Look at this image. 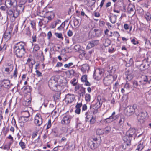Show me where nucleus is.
Returning a JSON list of instances; mask_svg holds the SVG:
<instances>
[{"instance_id": "f257e3e1", "label": "nucleus", "mask_w": 151, "mask_h": 151, "mask_svg": "<svg viewBox=\"0 0 151 151\" xmlns=\"http://www.w3.org/2000/svg\"><path fill=\"white\" fill-rule=\"evenodd\" d=\"M25 1H23L22 4H19L13 9H8L6 11L7 17H9L11 21L13 22L19 15L20 12L23 11L24 9V4Z\"/></svg>"}, {"instance_id": "f03ea898", "label": "nucleus", "mask_w": 151, "mask_h": 151, "mask_svg": "<svg viewBox=\"0 0 151 151\" xmlns=\"http://www.w3.org/2000/svg\"><path fill=\"white\" fill-rule=\"evenodd\" d=\"M136 130L133 128H130L127 132L126 135L123 138V140L124 142L123 144V148L125 149L126 148L130 146L132 138L136 137Z\"/></svg>"}, {"instance_id": "7ed1b4c3", "label": "nucleus", "mask_w": 151, "mask_h": 151, "mask_svg": "<svg viewBox=\"0 0 151 151\" xmlns=\"http://www.w3.org/2000/svg\"><path fill=\"white\" fill-rule=\"evenodd\" d=\"M88 144L91 149H94L96 148L100 144L99 141L96 138L90 139L88 142Z\"/></svg>"}, {"instance_id": "20e7f679", "label": "nucleus", "mask_w": 151, "mask_h": 151, "mask_svg": "<svg viewBox=\"0 0 151 151\" xmlns=\"http://www.w3.org/2000/svg\"><path fill=\"white\" fill-rule=\"evenodd\" d=\"M137 108L136 105L133 106H128L125 109V113L127 116H130L134 114L135 112V110Z\"/></svg>"}, {"instance_id": "39448f33", "label": "nucleus", "mask_w": 151, "mask_h": 151, "mask_svg": "<svg viewBox=\"0 0 151 151\" xmlns=\"http://www.w3.org/2000/svg\"><path fill=\"white\" fill-rule=\"evenodd\" d=\"M73 116V115L69 114H65L61 121V124L63 125L69 124Z\"/></svg>"}, {"instance_id": "423d86ee", "label": "nucleus", "mask_w": 151, "mask_h": 151, "mask_svg": "<svg viewBox=\"0 0 151 151\" xmlns=\"http://www.w3.org/2000/svg\"><path fill=\"white\" fill-rule=\"evenodd\" d=\"M49 86L53 90H56L57 88V82L54 78H52L49 81Z\"/></svg>"}, {"instance_id": "0eeeda50", "label": "nucleus", "mask_w": 151, "mask_h": 151, "mask_svg": "<svg viewBox=\"0 0 151 151\" xmlns=\"http://www.w3.org/2000/svg\"><path fill=\"white\" fill-rule=\"evenodd\" d=\"M147 115V113L146 111L141 112L139 113L137 117L138 122L141 124L145 122V118Z\"/></svg>"}, {"instance_id": "6e6552de", "label": "nucleus", "mask_w": 151, "mask_h": 151, "mask_svg": "<svg viewBox=\"0 0 151 151\" xmlns=\"http://www.w3.org/2000/svg\"><path fill=\"white\" fill-rule=\"evenodd\" d=\"M26 46V42L21 41L16 43L13 47L14 49L25 50V47Z\"/></svg>"}, {"instance_id": "1a4fd4ad", "label": "nucleus", "mask_w": 151, "mask_h": 151, "mask_svg": "<svg viewBox=\"0 0 151 151\" xmlns=\"http://www.w3.org/2000/svg\"><path fill=\"white\" fill-rule=\"evenodd\" d=\"M42 119L41 115L39 114H36L35 117L34 123L37 126H40L42 123Z\"/></svg>"}, {"instance_id": "9d476101", "label": "nucleus", "mask_w": 151, "mask_h": 151, "mask_svg": "<svg viewBox=\"0 0 151 151\" xmlns=\"http://www.w3.org/2000/svg\"><path fill=\"white\" fill-rule=\"evenodd\" d=\"M103 70L100 68L96 69L94 73V77L97 80L100 79L103 74Z\"/></svg>"}, {"instance_id": "9b49d317", "label": "nucleus", "mask_w": 151, "mask_h": 151, "mask_svg": "<svg viewBox=\"0 0 151 151\" xmlns=\"http://www.w3.org/2000/svg\"><path fill=\"white\" fill-rule=\"evenodd\" d=\"M14 52L17 58L22 57L26 53L25 50L14 49Z\"/></svg>"}, {"instance_id": "f8f14e48", "label": "nucleus", "mask_w": 151, "mask_h": 151, "mask_svg": "<svg viewBox=\"0 0 151 151\" xmlns=\"http://www.w3.org/2000/svg\"><path fill=\"white\" fill-rule=\"evenodd\" d=\"M5 4L9 8L13 7L14 8L17 6V1L16 0H6Z\"/></svg>"}, {"instance_id": "ddd939ff", "label": "nucleus", "mask_w": 151, "mask_h": 151, "mask_svg": "<svg viewBox=\"0 0 151 151\" xmlns=\"http://www.w3.org/2000/svg\"><path fill=\"white\" fill-rule=\"evenodd\" d=\"M101 105L102 104L101 103L100 101L98 100L95 104H93V106H91L90 107L91 111L94 114L95 111L100 107Z\"/></svg>"}, {"instance_id": "4468645a", "label": "nucleus", "mask_w": 151, "mask_h": 151, "mask_svg": "<svg viewBox=\"0 0 151 151\" xmlns=\"http://www.w3.org/2000/svg\"><path fill=\"white\" fill-rule=\"evenodd\" d=\"M12 29L11 28H9L6 30L3 36V37L6 40H9L11 37V33L12 31Z\"/></svg>"}, {"instance_id": "2eb2a0df", "label": "nucleus", "mask_w": 151, "mask_h": 151, "mask_svg": "<svg viewBox=\"0 0 151 151\" xmlns=\"http://www.w3.org/2000/svg\"><path fill=\"white\" fill-rule=\"evenodd\" d=\"M75 99L74 95L71 94H68L65 96V100L66 102L68 103H71L73 102Z\"/></svg>"}, {"instance_id": "dca6fc26", "label": "nucleus", "mask_w": 151, "mask_h": 151, "mask_svg": "<svg viewBox=\"0 0 151 151\" xmlns=\"http://www.w3.org/2000/svg\"><path fill=\"white\" fill-rule=\"evenodd\" d=\"M99 40H98L91 41L88 42L87 48L88 49L91 48L99 44Z\"/></svg>"}, {"instance_id": "f3484780", "label": "nucleus", "mask_w": 151, "mask_h": 151, "mask_svg": "<svg viewBox=\"0 0 151 151\" xmlns=\"http://www.w3.org/2000/svg\"><path fill=\"white\" fill-rule=\"evenodd\" d=\"M82 106V102H81L79 103L78 102L76 106H75L76 110H75V112L77 114H79L80 113L81 109V108Z\"/></svg>"}, {"instance_id": "a211bd4d", "label": "nucleus", "mask_w": 151, "mask_h": 151, "mask_svg": "<svg viewBox=\"0 0 151 151\" xmlns=\"http://www.w3.org/2000/svg\"><path fill=\"white\" fill-rule=\"evenodd\" d=\"M145 145V142L143 141H140L138 145L136 150L141 151L144 148Z\"/></svg>"}, {"instance_id": "6ab92c4d", "label": "nucleus", "mask_w": 151, "mask_h": 151, "mask_svg": "<svg viewBox=\"0 0 151 151\" xmlns=\"http://www.w3.org/2000/svg\"><path fill=\"white\" fill-rule=\"evenodd\" d=\"M10 83V81L8 80H3L2 82L1 86L8 88L9 87Z\"/></svg>"}, {"instance_id": "aec40b11", "label": "nucleus", "mask_w": 151, "mask_h": 151, "mask_svg": "<svg viewBox=\"0 0 151 151\" xmlns=\"http://www.w3.org/2000/svg\"><path fill=\"white\" fill-rule=\"evenodd\" d=\"M133 87L134 88H136L137 89H139L141 87V84L136 81H134L132 82Z\"/></svg>"}, {"instance_id": "412c9836", "label": "nucleus", "mask_w": 151, "mask_h": 151, "mask_svg": "<svg viewBox=\"0 0 151 151\" xmlns=\"http://www.w3.org/2000/svg\"><path fill=\"white\" fill-rule=\"evenodd\" d=\"M89 68V65L88 64H85L82 65L81 70L82 72L84 73L86 70H88Z\"/></svg>"}, {"instance_id": "4be33fe9", "label": "nucleus", "mask_w": 151, "mask_h": 151, "mask_svg": "<svg viewBox=\"0 0 151 151\" xmlns=\"http://www.w3.org/2000/svg\"><path fill=\"white\" fill-rule=\"evenodd\" d=\"M19 121L20 123H23L28 122L29 119L22 115L19 118Z\"/></svg>"}, {"instance_id": "5701e85b", "label": "nucleus", "mask_w": 151, "mask_h": 151, "mask_svg": "<svg viewBox=\"0 0 151 151\" xmlns=\"http://www.w3.org/2000/svg\"><path fill=\"white\" fill-rule=\"evenodd\" d=\"M96 0H86V4L88 6H91L93 5L96 2Z\"/></svg>"}, {"instance_id": "b1692460", "label": "nucleus", "mask_w": 151, "mask_h": 151, "mask_svg": "<svg viewBox=\"0 0 151 151\" xmlns=\"http://www.w3.org/2000/svg\"><path fill=\"white\" fill-rule=\"evenodd\" d=\"M135 8L134 5L129 4L128 7L127 12L129 14H130L132 12L134 11V9Z\"/></svg>"}, {"instance_id": "393cba45", "label": "nucleus", "mask_w": 151, "mask_h": 151, "mask_svg": "<svg viewBox=\"0 0 151 151\" xmlns=\"http://www.w3.org/2000/svg\"><path fill=\"white\" fill-rule=\"evenodd\" d=\"M144 17L147 22L150 21L151 20V14L148 12L145 13Z\"/></svg>"}, {"instance_id": "a878e982", "label": "nucleus", "mask_w": 151, "mask_h": 151, "mask_svg": "<svg viewBox=\"0 0 151 151\" xmlns=\"http://www.w3.org/2000/svg\"><path fill=\"white\" fill-rule=\"evenodd\" d=\"M61 22L60 20L57 19L51 24L50 27L53 29L55 27L57 24L60 23Z\"/></svg>"}, {"instance_id": "bb28decb", "label": "nucleus", "mask_w": 151, "mask_h": 151, "mask_svg": "<svg viewBox=\"0 0 151 151\" xmlns=\"http://www.w3.org/2000/svg\"><path fill=\"white\" fill-rule=\"evenodd\" d=\"M90 111L89 110L86 112L85 113V115L86 116V120L87 122H89L90 121V119H91V116L92 115H90Z\"/></svg>"}, {"instance_id": "cd10ccee", "label": "nucleus", "mask_w": 151, "mask_h": 151, "mask_svg": "<svg viewBox=\"0 0 151 151\" xmlns=\"http://www.w3.org/2000/svg\"><path fill=\"white\" fill-rule=\"evenodd\" d=\"M111 81L108 77H106L103 79L104 84L106 86H108L110 85Z\"/></svg>"}, {"instance_id": "c85d7f7f", "label": "nucleus", "mask_w": 151, "mask_h": 151, "mask_svg": "<svg viewBox=\"0 0 151 151\" xmlns=\"http://www.w3.org/2000/svg\"><path fill=\"white\" fill-rule=\"evenodd\" d=\"M19 145L22 149H24L26 148V143L22 139L20 141Z\"/></svg>"}, {"instance_id": "c756f323", "label": "nucleus", "mask_w": 151, "mask_h": 151, "mask_svg": "<svg viewBox=\"0 0 151 151\" xmlns=\"http://www.w3.org/2000/svg\"><path fill=\"white\" fill-rule=\"evenodd\" d=\"M124 118L123 116H121L119 121L118 122V125L119 126H122L124 124Z\"/></svg>"}, {"instance_id": "7c9ffc66", "label": "nucleus", "mask_w": 151, "mask_h": 151, "mask_svg": "<svg viewBox=\"0 0 151 151\" xmlns=\"http://www.w3.org/2000/svg\"><path fill=\"white\" fill-rule=\"evenodd\" d=\"M109 19L111 22L113 24L115 23L116 21L117 16L114 15L111 17H110Z\"/></svg>"}, {"instance_id": "2f4dec72", "label": "nucleus", "mask_w": 151, "mask_h": 151, "mask_svg": "<svg viewBox=\"0 0 151 151\" xmlns=\"http://www.w3.org/2000/svg\"><path fill=\"white\" fill-rule=\"evenodd\" d=\"M22 114L23 115V116L28 119L29 117L30 114L27 111H23L22 112Z\"/></svg>"}, {"instance_id": "473e14b6", "label": "nucleus", "mask_w": 151, "mask_h": 151, "mask_svg": "<svg viewBox=\"0 0 151 151\" xmlns=\"http://www.w3.org/2000/svg\"><path fill=\"white\" fill-rule=\"evenodd\" d=\"M24 91H26L27 93H30L32 91V88L29 86H27L25 87H24Z\"/></svg>"}, {"instance_id": "72a5a7b5", "label": "nucleus", "mask_w": 151, "mask_h": 151, "mask_svg": "<svg viewBox=\"0 0 151 151\" xmlns=\"http://www.w3.org/2000/svg\"><path fill=\"white\" fill-rule=\"evenodd\" d=\"M110 116L111 118L112 119L113 121L117 119L119 117L118 115H115V112L114 111L112 113L111 116Z\"/></svg>"}, {"instance_id": "f704fd0d", "label": "nucleus", "mask_w": 151, "mask_h": 151, "mask_svg": "<svg viewBox=\"0 0 151 151\" xmlns=\"http://www.w3.org/2000/svg\"><path fill=\"white\" fill-rule=\"evenodd\" d=\"M104 133L108 134L111 131V128L110 126H107L105 127L104 129Z\"/></svg>"}, {"instance_id": "c9c22d12", "label": "nucleus", "mask_w": 151, "mask_h": 151, "mask_svg": "<svg viewBox=\"0 0 151 151\" xmlns=\"http://www.w3.org/2000/svg\"><path fill=\"white\" fill-rule=\"evenodd\" d=\"M6 48V46L5 44L0 45V52H2L4 51Z\"/></svg>"}, {"instance_id": "e433bc0d", "label": "nucleus", "mask_w": 151, "mask_h": 151, "mask_svg": "<svg viewBox=\"0 0 151 151\" xmlns=\"http://www.w3.org/2000/svg\"><path fill=\"white\" fill-rule=\"evenodd\" d=\"M74 25L75 27H78L80 25V21L77 19L75 18L73 21Z\"/></svg>"}, {"instance_id": "4c0bfd02", "label": "nucleus", "mask_w": 151, "mask_h": 151, "mask_svg": "<svg viewBox=\"0 0 151 151\" xmlns=\"http://www.w3.org/2000/svg\"><path fill=\"white\" fill-rule=\"evenodd\" d=\"M40 49V47L38 44H34L33 49V51L36 52L38 51Z\"/></svg>"}, {"instance_id": "58836bf2", "label": "nucleus", "mask_w": 151, "mask_h": 151, "mask_svg": "<svg viewBox=\"0 0 151 151\" xmlns=\"http://www.w3.org/2000/svg\"><path fill=\"white\" fill-rule=\"evenodd\" d=\"M70 83L74 86H76L78 81L76 78H74L71 80Z\"/></svg>"}, {"instance_id": "ea45409f", "label": "nucleus", "mask_w": 151, "mask_h": 151, "mask_svg": "<svg viewBox=\"0 0 151 151\" xmlns=\"http://www.w3.org/2000/svg\"><path fill=\"white\" fill-rule=\"evenodd\" d=\"M80 91H81V92L80 94V96H83L86 93L85 88L82 87Z\"/></svg>"}, {"instance_id": "a19ab883", "label": "nucleus", "mask_w": 151, "mask_h": 151, "mask_svg": "<svg viewBox=\"0 0 151 151\" xmlns=\"http://www.w3.org/2000/svg\"><path fill=\"white\" fill-rule=\"evenodd\" d=\"M111 42L110 40L107 39L105 40V42L104 43V45L105 47L108 46L111 44Z\"/></svg>"}, {"instance_id": "79ce46f5", "label": "nucleus", "mask_w": 151, "mask_h": 151, "mask_svg": "<svg viewBox=\"0 0 151 151\" xmlns=\"http://www.w3.org/2000/svg\"><path fill=\"white\" fill-rule=\"evenodd\" d=\"M85 100L87 102H89L91 99V96L90 94L86 93L85 95Z\"/></svg>"}, {"instance_id": "37998d69", "label": "nucleus", "mask_w": 151, "mask_h": 151, "mask_svg": "<svg viewBox=\"0 0 151 151\" xmlns=\"http://www.w3.org/2000/svg\"><path fill=\"white\" fill-rule=\"evenodd\" d=\"M90 124H94L96 122L95 117H94L93 115L91 116V117L89 121Z\"/></svg>"}, {"instance_id": "c03bdc74", "label": "nucleus", "mask_w": 151, "mask_h": 151, "mask_svg": "<svg viewBox=\"0 0 151 151\" xmlns=\"http://www.w3.org/2000/svg\"><path fill=\"white\" fill-rule=\"evenodd\" d=\"M55 36L58 38L61 39L62 40L63 39V37L62 36V33H58L57 32H55Z\"/></svg>"}, {"instance_id": "a18cd8bd", "label": "nucleus", "mask_w": 151, "mask_h": 151, "mask_svg": "<svg viewBox=\"0 0 151 151\" xmlns=\"http://www.w3.org/2000/svg\"><path fill=\"white\" fill-rule=\"evenodd\" d=\"M30 24L31 25V27L33 29H36V22L34 20L31 21Z\"/></svg>"}, {"instance_id": "49530a36", "label": "nucleus", "mask_w": 151, "mask_h": 151, "mask_svg": "<svg viewBox=\"0 0 151 151\" xmlns=\"http://www.w3.org/2000/svg\"><path fill=\"white\" fill-rule=\"evenodd\" d=\"M147 66L145 65L144 64H142L140 65V70H144L147 68Z\"/></svg>"}, {"instance_id": "de8ad7c7", "label": "nucleus", "mask_w": 151, "mask_h": 151, "mask_svg": "<svg viewBox=\"0 0 151 151\" xmlns=\"http://www.w3.org/2000/svg\"><path fill=\"white\" fill-rule=\"evenodd\" d=\"M13 66H10L9 67L6 68L5 69V71L7 73H9L12 71L13 69Z\"/></svg>"}, {"instance_id": "09e8293b", "label": "nucleus", "mask_w": 151, "mask_h": 151, "mask_svg": "<svg viewBox=\"0 0 151 151\" xmlns=\"http://www.w3.org/2000/svg\"><path fill=\"white\" fill-rule=\"evenodd\" d=\"M87 80V76L86 75H83L81 78V81L82 82H84Z\"/></svg>"}, {"instance_id": "8fccbe9b", "label": "nucleus", "mask_w": 151, "mask_h": 151, "mask_svg": "<svg viewBox=\"0 0 151 151\" xmlns=\"http://www.w3.org/2000/svg\"><path fill=\"white\" fill-rule=\"evenodd\" d=\"M96 134L99 135H101L104 133V132L101 129H98L96 131Z\"/></svg>"}, {"instance_id": "3c124183", "label": "nucleus", "mask_w": 151, "mask_h": 151, "mask_svg": "<svg viewBox=\"0 0 151 151\" xmlns=\"http://www.w3.org/2000/svg\"><path fill=\"white\" fill-rule=\"evenodd\" d=\"M111 117L110 116L109 117L106 119L104 120L105 122L106 123H108L112 122L113 120Z\"/></svg>"}, {"instance_id": "603ef678", "label": "nucleus", "mask_w": 151, "mask_h": 151, "mask_svg": "<svg viewBox=\"0 0 151 151\" xmlns=\"http://www.w3.org/2000/svg\"><path fill=\"white\" fill-rule=\"evenodd\" d=\"M126 75H127L126 78L129 81L131 80L133 78V76L131 74H128L127 72L126 73Z\"/></svg>"}, {"instance_id": "864d4df0", "label": "nucleus", "mask_w": 151, "mask_h": 151, "mask_svg": "<svg viewBox=\"0 0 151 151\" xmlns=\"http://www.w3.org/2000/svg\"><path fill=\"white\" fill-rule=\"evenodd\" d=\"M52 123L50 119L49 120L48 122L47 123L46 129L50 128L51 126Z\"/></svg>"}, {"instance_id": "5fc2aeb1", "label": "nucleus", "mask_w": 151, "mask_h": 151, "mask_svg": "<svg viewBox=\"0 0 151 151\" xmlns=\"http://www.w3.org/2000/svg\"><path fill=\"white\" fill-rule=\"evenodd\" d=\"M73 63L72 62H70L68 64H65L64 65V67L65 68H69L73 65Z\"/></svg>"}, {"instance_id": "6e6d98bb", "label": "nucleus", "mask_w": 151, "mask_h": 151, "mask_svg": "<svg viewBox=\"0 0 151 151\" xmlns=\"http://www.w3.org/2000/svg\"><path fill=\"white\" fill-rule=\"evenodd\" d=\"M41 19L44 25H45L48 22V20H47V18H45V17H44L43 19Z\"/></svg>"}, {"instance_id": "4d7b16f0", "label": "nucleus", "mask_w": 151, "mask_h": 151, "mask_svg": "<svg viewBox=\"0 0 151 151\" xmlns=\"http://www.w3.org/2000/svg\"><path fill=\"white\" fill-rule=\"evenodd\" d=\"M18 74L17 71V68H16L14 71L13 77H14V78H16L17 77V75Z\"/></svg>"}, {"instance_id": "13d9d810", "label": "nucleus", "mask_w": 151, "mask_h": 151, "mask_svg": "<svg viewBox=\"0 0 151 151\" xmlns=\"http://www.w3.org/2000/svg\"><path fill=\"white\" fill-rule=\"evenodd\" d=\"M131 42L134 45H136L138 44V41L135 39H133L131 40Z\"/></svg>"}, {"instance_id": "bf43d9fd", "label": "nucleus", "mask_w": 151, "mask_h": 151, "mask_svg": "<svg viewBox=\"0 0 151 151\" xmlns=\"http://www.w3.org/2000/svg\"><path fill=\"white\" fill-rule=\"evenodd\" d=\"M68 72L69 73L70 76H73L75 73L73 69L68 70Z\"/></svg>"}, {"instance_id": "052dcab7", "label": "nucleus", "mask_w": 151, "mask_h": 151, "mask_svg": "<svg viewBox=\"0 0 151 151\" xmlns=\"http://www.w3.org/2000/svg\"><path fill=\"white\" fill-rule=\"evenodd\" d=\"M113 35L117 38H119L120 36L118 32L117 31H115L114 32Z\"/></svg>"}, {"instance_id": "680f3d73", "label": "nucleus", "mask_w": 151, "mask_h": 151, "mask_svg": "<svg viewBox=\"0 0 151 151\" xmlns=\"http://www.w3.org/2000/svg\"><path fill=\"white\" fill-rule=\"evenodd\" d=\"M87 105L86 104H84L83 105L82 109V112H83V111H85L87 109Z\"/></svg>"}, {"instance_id": "e2e57ef3", "label": "nucleus", "mask_w": 151, "mask_h": 151, "mask_svg": "<svg viewBox=\"0 0 151 151\" xmlns=\"http://www.w3.org/2000/svg\"><path fill=\"white\" fill-rule=\"evenodd\" d=\"M26 34L28 35H29L31 34V32L30 30L29 27L26 28Z\"/></svg>"}, {"instance_id": "0e129e2a", "label": "nucleus", "mask_w": 151, "mask_h": 151, "mask_svg": "<svg viewBox=\"0 0 151 151\" xmlns=\"http://www.w3.org/2000/svg\"><path fill=\"white\" fill-rule=\"evenodd\" d=\"M69 37H71L73 35L72 31L70 30H69L67 33Z\"/></svg>"}, {"instance_id": "69168bd1", "label": "nucleus", "mask_w": 151, "mask_h": 151, "mask_svg": "<svg viewBox=\"0 0 151 151\" xmlns=\"http://www.w3.org/2000/svg\"><path fill=\"white\" fill-rule=\"evenodd\" d=\"M52 36V34L51 31H49L47 34V36L48 39H50Z\"/></svg>"}, {"instance_id": "338daca9", "label": "nucleus", "mask_w": 151, "mask_h": 151, "mask_svg": "<svg viewBox=\"0 0 151 151\" xmlns=\"http://www.w3.org/2000/svg\"><path fill=\"white\" fill-rule=\"evenodd\" d=\"M80 46L79 45H77L75 46L74 49L76 51H79V49L80 48Z\"/></svg>"}, {"instance_id": "774afa93", "label": "nucleus", "mask_w": 151, "mask_h": 151, "mask_svg": "<svg viewBox=\"0 0 151 151\" xmlns=\"http://www.w3.org/2000/svg\"><path fill=\"white\" fill-rule=\"evenodd\" d=\"M36 74L38 77H40L42 76V73L38 70H36Z\"/></svg>"}]
</instances>
